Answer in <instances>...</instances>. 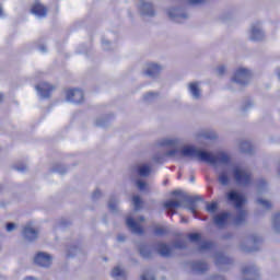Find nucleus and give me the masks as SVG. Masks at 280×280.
<instances>
[{"mask_svg":"<svg viewBox=\"0 0 280 280\" xmlns=\"http://www.w3.org/2000/svg\"><path fill=\"white\" fill-rule=\"evenodd\" d=\"M208 139H215V136H208Z\"/></svg>","mask_w":280,"mask_h":280,"instance_id":"50","label":"nucleus"},{"mask_svg":"<svg viewBox=\"0 0 280 280\" xmlns=\"http://www.w3.org/2000/svg\"><path fill=\"white\" fill-rule=\"evenodd\" d=\"M141 280H156V279H154V277H149L148 275H142L141 276Z\"/></svg>","mask_w":280,"mask_h":280,"instance_id":"44","label":"nucleus"},{"mask_svg":"<svg viewBox=\"0 0 280 280\" xmlns=\"http://www.w3.org/2000/svg\"><path fill=\"white\" fill-rule=\"evenodd\" d=\"M34 262L37 264V266L47 268V267L51 266V257L43 252H39L36 254L35 258H34Z\"/></svg>","mask_w":280,"mask_h":280,"instance_id":"7","label":"nucleus"},{"mask_svg":"<svg viewBox=\"0 0 280 280\" xmlns=\"http://www.w3.org/2000/svg\"><path fill=\"white\" fill-rule=\"evenodd\" d=\"M166 154L167 156H174L176 154V150H171Z\"/></svg>","mask_w":280,"mask_h":280,"instance_id":"45","label":"nucleus"},{"mask_svg":"<svg viewBox=\"0 0 280 280\" xmlns=\"http://www.w3.org/2000/svg\"><path fill=\"white\" fill-rule=\"evenodd\" d=\"M36 91L37 93H39L40 97L47 98V97H51V93L56 91V86L47 82H42L38 85H36Z\"/></svg>","mask_w":280,"mask_h":280,"instance_id":"6","label":"nucleus"},{"mask_svg":"<svg viewBox=\"0 0 280 280\" xmlns=\"http://www.w3.org/2000/svg\"><path fill=\"white\" fill-rule=\"evenodd\" d=\"M143 8H145L148 11H144V14L148 16H154V9L152 7V3H143Z\"/></svg>","mask_w":280,"mask_h":280,"instance_id":"29","label":"nucleus"},{"mask_svg":"<svg viewBox=\"0 0 280 280\" xmlns=\"http://www.w3.org/2000/svg\"><path fill=\"white\" fill-rule=\"evenodd\" d=\"M139 221H140V222H145V218L140 217V218H139Z\"/></svg>","mask_w":280,"mask_h":280,"instance_id":"49","label":"nucleus"},{"mask_svg":"<svg viewBox=\"0 0 280 280\" xmlns=\"http://www.w3.org/2000/svg\"><path fill=\"white\" fill-rule=\"evenodd\" d=\"M31 12L32 14H34L35 16H47V7H45L43 3L40 2H35L32 8H31Z\"/></svg>","mask_w":280,"mask_h":280,"instance_id":"8","label":"nucleus"},{"mask_svg":"<svg viewBox=\"0 0 280 280\" xmlns=\"http://www.w3.org/2000/svg\"><path fill=\"white\" fill-rule=\"evenodd\" d=\"M250 71L246 68H240L235 71L233 77V82L236 84H248V80H250Z\"/></svg>","mask_w":280,"mask_h":280,"instance_id":"4","label":"nucleus"},{"mask_svg":"<svg viewBox=\"0 0 280 280\" xmlns=\"http://www.w3.org/2000/svg\"><path fill=\"white\" fill-rule=\"evenodd\" d=\"M15 170H18V172H25V170H27V166L24 164H21L20 166H15Z\"/></svg>","mask_w":280,"mask_h":280,"instance_id":"40","label":"nucleus"},{"mask_svg":"<svg viewBox=\"0 0 280 280\" xmlns=\"http://www.w3.org/2000/svg\"><path fill=\"white\" fill-rule=\"evenodd\" d=\"M156 93H153V92H149V93H147L145 95H144V100H150V98H152V97H156Z\"/></svg>","mask_w":280,"mask_h":280,"instance_id":"39","label":"nucleus"},{"mask_svg":"<svg viewBox=\"0 0 280 280\" xmlns=\"http://www.w3.org/2000/svg\"><path fill=\"white\" fill-rule=\"evenodd\" d=\"M132 202H133V207L136 210L141 209V206L143 205V201H141V197H139V196H133Z\"/></svg>","mask_w":280,"mask_h":280,"instance_id":"27","label":"nucleus"},{"mask_svg":"<svg viewBox=\"0 0 280 280\" xmlns=\"http://www.w3.org/2000/svg\"><path fill=\"white\" fill-rule=\"evenodd\" d=\"M161 72V66L156 63H149L148 69L145 70V75H156V73Z\"/></svg>","mask_w":280,"mask_h":280,"instance_id":"15","label":"nucleus"},{"mask_svg":"<svg viewBox=\"0 0 280 280\" xmlns=\"http://www.w3.org/2000/svg\"><path fill=\"white\" fill-rule=\"evenodd\" d=\"M260 187H266V180H260Z\"/></svg>","mask_w":280,"mask_h":280,"instance_id":"47","label":"nucleus"},{"mask_svg":"<svg viewBox=\"0 0 280 280\" xmlns=\"http://www.w3.org/2000/svg\"><path fill=\"white\" fill-rule=\"evenodd\" d=\"M183 156H190L191 159H198L199 161H205V163H210L211 165H229L231 163V158L224 152H219L217 155H212L207 151H200L194 147H186L182 150Z\"/></svg>","mask_w":280,"mask_h":280,"instance_id":"1","label":"nucleus"},{"mask_svg":"<svg viewBox=\"0 0 280 280\" xmlns=\"http://www.w3.org/2000/svg\"><path fill=\"white\" fill-rule=\"evenodd\" d=\"M191 268L194 272H198L199 275H202L203 272H207L209 270V265L205 261H196L192 262Z\"/></svg>","mask_w":280,"mask_h":280,"instance_id":"11","label":"nucleus"},{"mask_svg":"<svg viewBox=\"0 0 280 280\" xmlns=\"http://www.w3.org/2000/svg\"><path fill=\"white\" fill-rule=\"evenodd\" d=\"M126 240V237L124 236H118V242H124Z\"/></svg>","mask_w":280,"mask_h":280,"instance_id":"48","label":"nucleus"},{"mask_svg":"<svg viewBox=\"0 0 280 280\" xmlns=\"http://www.w3.org/2000/svg\"><path fill=\"white\" fill-rule=\"evenodd\" d=\"M273 222H275L276 230L280 231V212L275 214Z\"/></svg>","mask_w":280,"mask_h":280,"instance_id":"33","label":"nucleus"},{"mask_svg":"<svg viewBox=\"0 0 280 280\" xmlns=\"http://www.w3.org/2000/svg\"><path fill=\"white\" fill-rule=\"evenodd\" d=\"M228 200L230 202H234L236 209L238 210V214L234 219V224H244L246 222V210L242 209L245 202L244 196L240 195L235 190H231L230 192H228Z\"/></svg>","mask_w":280,"mask_h":280,"instance_id":"2","label":"nucleus"},{"mask_svg":"<svg viewBox=\"0 0 280 280\" xmlns=\"http://www.w3.org/2000/svg\"><path fill=\"white\" fill-rule=\"evenodd\" d=\"M136 185L138 187V189H140V191L145 190V188L148 187V184H145V182L139 179L136 182Z\"/></svg>","mask_w":280,"mask_h":280,"instance_id":"34","label":"nucleus"},{"mask_svg":"<svg viewBox=\"0 0 280 280\" xmlns=\"http://www.w3.org/2000/svg\"><path fill=\"white\" fill-rule=\"evenodd\" d=\"M225 72H226V67L221 66L218 68L219 75H224Z\"/></svg>","mask_w":280,"mask_h":280,"instance_id":"38","label":"nucleus"},{"mask_svg":"<svg viewBox=\"0 0 280 280\" xmlns=\"http://www.w3.org/2000/svg\"><path fill=\"white\" fill-rule=\"evenodd\" d=\"M264 38V32L257 27L252 28V40H259Z\"/></svg>","mask_w":280,"mask_h":280,"instance_id":"20","label":"nucleus"},{"mask_svg":"<svg viewBox=\"0 0 280 280\" xmlns=\"http://www.w3.org/2000/svg\"><path fill=\"white\" fill-rule=\"evenodd\" d=\"M15 226L16 225L14 223H8L7 224V231H14Z\"/></svg>","mask_w":280,"mask_h":280,"instance_id":"43","label":"nucleus"},{"mask_svg":"<svg viewBox=\"0 0 280 280\" xmlns=\"http://www.w3.org/2000/svg\"><path fill=\"white\" fill-rule=\"evenodd\" d=\"M176 141L175 140H166L165 142H163V145H175Z\"/></svg>","mask_w":280,"mask_h":280,"instance_id":"42","label":"nucleus"},{"mask_svg":"<svg viewBox=\"0 0 280 280\" xmlns=\"http://www.w3.org/2000/svg\"><path fill=\"white\" fill-rule=\"evenodd\" d=\"M188 240H190V242H200V240H202V236L200 235V233H190L188 234Z\"/></svg>","mask_w":280,"mask_h":280,"instance_id":"30","label":"nucleus"},{"mask_svg":"<svg viewBox=\"0 0 280 280\" xmlns=\"http://www.w3.org/2000/svg\"><path fill=\"white\" fill-rule=\"evenodd\" d=\"M42 51H45V47H42Z\"/></svg>","mask_w":280,"mask_h":280,"instance_id":"55","label":"nucleus"},{"mask_svg":"<svg viewBox=\"0 0 280 280\" xmlns=\"http://www.w3.org/2000/svg\"><path fill=\"white\" fill-rule=\"evenodd\" d=\"M164 185H167V180H164Z\"/></svg>","mask_w":280,"mask_h":280,"instance_id":"56","label":"nucleus"},{"mask_svg":"<svg viewBox=\"0 0 280 280\" xmlns=\"http://www.w3.org/2000/svg\"><path fill=\"white\" fill-rule=\"evenodd\" d=\"M243 275L244 276H246V275H249V276L257 275V268L255 266L244 267L243 268Z\"/></svg>","mask_w":280,"mask_h":280,"instance_id":"24","label":"nucleus"},{"mask_svg":"<svg viewBox=\"0 0 280 280\" xmlns=\"http://www.w3.org/2000/svg\"><path fill=\"white\" fill-rule=\"evenodd\" d=\"M100 196H102V191L95 190L92 195V198L95 200L96 198H100Z\"/></svg>","mask_w":280,"mask_h":280,"instance_id":"41","label":"nucleus"},{"mask_svg":"<svg viewBox=\"0 0 280 280\" xmlns=\"http://www.w3.org/2000/svg\"><path fill=\"white\" fill-rule=\"evenodd\" d=\"M229 218H231V214L229 212H222L220 214H217L214 217V224L219 229H224L226 226V223L229 222Z\"/></svg>","mask_w":280,"mask_h":280,"instance_id":"9","label":"nucleus"},{"mask_svg":"<svg viewBox=\"0 0 280 280\" xmlns=\"http://www.w3.org/2000/svg\"><path fill=\"white\" fill-rule=\"evenodd\" d=\"M219 183H221V185H229V175H226V173H223L219 176Z\"/></svg>","mask_w":280,"mask_h":280,"instance_id":"32","label":"nucleus"},{"mask_svg":"<svg viewBox=\"0 0 280 280\" xmlns=\"http://www.w3.org/2000/svg\"><path fill=\"white\" fill-rule=\"evenodd\" d=\"M241 150L242 152L250 154L253 152V144L250 143V141H243L241 143Z\"/></svg>","mask_w":280,"mask_h":280,"instance_id":"21","label":"nucleus"},{"mask_svg":"<svg viewBox=\"0 0 280 280\" xmlns=\"http://www.w3.org/2000/svg\"><path fill=\"white\" fill-rule=\"evenodd\" d=\"M231 261H232L231 258H229L228 256H224V254H217V260H215L217 266L231 264Z\"/></svg>","mask_w":280,"mask_h":280,"instance_id":"19","label":"nucleus"},{"mask_svg":"<svg viewBox=\"0 0 280 280\" xmlns=\"http://www.w3.org/2000/svg\"><path fill=\"white\" fill-rule=\"evenodd\" d=\"M3 101V96L0 94V102H2Z\"/></svg>","mask_w":280,"mask_h":280,"instance_id":"53","label":"nucleus"},{"mask_svg":"<svg viewBox=\"0 0 280 280\" xmlns=\"http://www.w3.org/2000/svg\"><path fill=\"white\" fill-rule=\"evenodd\" d=\"M206 210L208 213H215L218 211V202L212 201L210 203H207Z\"/></svg>","mask_w":280,"mask_h":280,"instance_id":"26","label":"nucleus"},{"mask_svg":"<svg viewBox=\"0 0 280 280\" xmlns=\"http://www.w3.org/2000/svg\"><path fill=\"white\" fill-rule=\"evenodd\" d=\"M108 209H110V211H116L117 210V202L112 201L108 203Z\"/></svg>","mask_w":280,"mask_h":280,"instance_id":"37","label":"nucleus"},{"mask_svg":"<svg viewBox=\"0 0 280 280\" xmlns=\"http://www.w3.org/2000/svg\"><path fill=\"white\" fill-rule=\"evenodd\" d=\"M257 205H260V207H262V209H267V210L272 209V203L262 198L257 199Z\"/></svg>","mask_w":280,"mask_h":280,"instance_id":"23","label":"nucleus"},{"mask_svg":"<svg viewBox=\"0 0 280 280\" xmlns=\"http://www.w3.org/2000/svg\"><path fill=\"white\" fill-rule=\"evenodd\" d=\"M1 14H3V10L2 9H0V16H1Z\"/></svg>","mask_w":280,"mask_h":280,"instance_id":"54","label":"nucleus"},{"mask_svg":"<svg viewBox=\"0 0 280 280\" xmlns=\"http://www.w3.org/2000/svg\"><path fill=\"white\" fill-rule=\"evenodd\" d=\"M140 255H141V257H143L144 259H150V257H152V252H150V250L148 249V246L141 245V246H140Z\"/></svg>","mask_w":280,"mask_h":280,"instance_id":"22","label":"nucleus"},{"mask_svg":"<svg viewBox=\"0 0 280 280\" xmlns=\"http://www.w3.org/2000/svg\"><path fill=\"white\" fill-rule=\"evenodd\" d=\"M138 174L140 176H150V166L142 165L138 168Z\"/></svg>","mask_w":280,"mask_h":280,"instance_id":"25","label":"nucleus"},{"mask_svg":"<svg viewBox=\"0 0 280 280\" xmlns=\"http://www.w3.org/2000/svg\"><path fill=\"white\" fill-rule=\"evenodd\" d=\"M234 179L237 183V185H243L244 187L250 185L253 180V175L245 170H242L240 167H235L233 170Z\"/></svg>","mask_w":280,"mask_h":280,"instance_id":"3","label":"nucleus"},{"mask_svg":"<svg viewBox=\"0 0 280 280\" xmlns=\"http://www.w3.org/2000/svg\"><path fill=\"white\" fill-rule=\"evenodd\" d=\"M190 5H202L207 3V0H188Z\"/></svg>","mask_w":280,"mask_h":280,"instance_id":"35","label":"nucleus"},{"mask_svg":"<svg viewBox=\"0 0 280 280\" xmlns=\"http://www.w3.org/2000/svg\"><path fill=\"white\" fill-rule=\"evenodd\" d=\"M154 235H158V236H163V235H167V228H163V226H156L154 229Z\"/></svg>","mask_w":280,"mask_h":280,"instance_id":"28","label":"nucleus"},{"mask_svg":"<svg viewBox=\"0 0 280 280\" xmlns=\"http://www.w3.org/2000/svg\"><path fill=\"white\" fill-rule=\"evenodd\" d=\"M190 180H191V183H194V180H196V178L195 177H190Z\"/></svg>","mask_w":280,"mask_h":280,"instance_id":"52","label":"nucleus"},{"mask_svg":"<svg viewBox=\"0 0 280 280\" xmlns=\"http://www.w3.org/2000/svg\"><path fill=\"white\" fill-rule=\"evenodd\" d=\"M180 222L184 223V224H187L188 220L185 219V217H182Z\"/></svg>","mask_w":280,"mask_h":280,"instance_id":"46","label":"nucleus"},{"mask_svg":"<svg viewBox=\"0 0 280 280\" xmlns=\"http://www.w3.org/2000/svg\"><path fill=\"white\" fill-rule=\"evenodd\" d=\"M67 101L74 104H82L84 102V91L80 89H70L67 91Z\"/></svg>","mask_w":280,"mask_h":280,"instance_id":"5","label":"nucleus"},{"mask_svg":"<svg viewBox=\"0 0 280 280\" xmlns=\"http://www.w3.org/2000/svg\"><path fill=\"white\" fill-rule=\"evenodd\" d=\"M23 235L26 240H28V242H34V240H36L38 237V231L26 226L23 230Z\"/></svg>","mask_w":280,"mask_h":280,"instance_id":"12","label":"nucleus"},{"mask_svg":"<svg viewBox=\"0 0 280 280\" xmlns=\"http://www.w3.org/2000/svg\"><path fill=\"white\" fill-rule=\"evenodd\" d=\"M213 243L212 242H203L201 245H200V250H211L213 248Z\"/></svg>","mask_w":280,"mask_h":280,"instance_id":"31","label":"nucleus"},{"mask_svg":"<svg viewBox=\"0 0 280 280\" xmlns=\"http://www.w3.org/2000/svg\"><path fill=\"white\" fill-rule=\"evenodd\" d=\"M126 224L128 229L132 231V233H136V235H143V226H141L135 219L127 218Z\"/></svg>","mask_w":280,"mask_h":280,"instance_id":"10","label":"nucleus"},{"mask_svg":"<svg viewBox=\"0 0 280 280\" xmlns=\"http://www.w3.org/2000/svg\"><path fill=\"white\" fill-rule=\"evenodd\" d=\"M170 14V16H172V14L171 13H168Z\"/></svg>","mask_w":280,"mask_h":280,"instance_id":"57","label":"nucleus"},{"mask_svg":"<svg viewBox=\"0 0 280 280\" xmlns=\"http://www.w3.org/2000/svg\"><path fill=\"white\" fill-rule=\"evenodd\" d=\"M197 201H198V198H190L187 200L188 210L190 211V213H192V215H196L197 213V209H198V206L196 205Z\"/></svg>","mask_w":280,"mask_h":280,"instance_id":"17","label":"nucleus"},{"mask_svg":"<svg viewBox=\"0 0 280 280\" xmlns=\"http://www.w3.org/2000/svg\"><path fill=\"white\" fill-rule=\"evenodd\" d=\"M112 277L114 279H118V280H126V271H124L122 269H120L119 267H115L112 270Z\"/></svg>","mask_w":280,"mask_h":280,"instance_id":"16","label":"nucleus"},{"mask_svg":"<svg viewBox=\"0 0 280 280\" xmlns=\"http://www.w3.org/2000/svg\"><path fill=\"white\" fill-rule=\"evenodd\" d=\"M173 196H178V191H173Z\"/></svg>","mask_w":280,"mask_h":280,"instance_id":"51","label":"nucleus"},{"mask_svg":"<svg viewBox=\"0 0 280 280\" xmlns=\"http://www.w3.org/2000/svg\"><path fill=\"white\" fill-rule=\"evenodd\" d=\"M189 91H190L192 97H195V100H198L200 97V89L198 88V83H196V82L190 83Z\"/></svg>","mask_w":280,"mask_h":280,"instance_id":"18","label":"nucleus"},{"mask_svg":"<svg viewBox=\"0 0 280 280\" xmlns=\"http://www.w3.org/2000/svg\"><path fill=\"white\" fill-rule=\"evenodd\" d=\"M252 242H253V244H261V237H259L257 235H253Z\"/></svg>","mask_w":280,"mask_h":280,"instance_id":"36","label":"nucleus"},{"mask_svg":"<svg viewBox=\"0 0 280 280\" xmlns=\"http://www.w3.org/2000/svg\"><path fill=\"white\" fill-rule=\"evenodd\" d=\"M164 207L165 209H170L172 218L173 215H176V210L174 209H178V207H180V201L167 200L164 203Z\"/></svg>","mask_w":280,"mask_h":280,"instance_id":"13","label":"nucleus"},{"mask_svg":"<svg viewBox=\"0 0 280 280\" xmlns=\"http://www.w3.org/2000/svg\"><path fill=\"white\" fill-rule=\"evenodd\" d=\"M158 253L162 257H170L172 255V248H170L165 243H160L158 245Z\"/></svg>","mask_w":280,"mask_h":280,"instance_id":"14","label":"nucleus"}]
</instances>
